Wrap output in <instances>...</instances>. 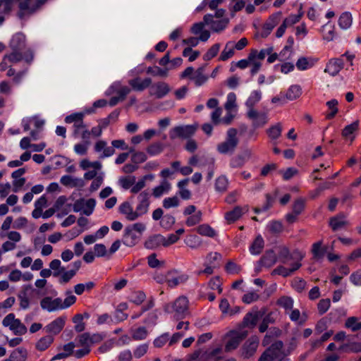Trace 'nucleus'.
Returning <instances> with one entry per match:
<instances>
[{"label":"nucleus","mask_w":361,"mask_h":361,"mask_svg":"<svg viewBox=\"0 0 361 361\" xmlns=\"http://www.w3.org/2000/svg\"><path fill=\"white\" fill-rule=\"evenodd\" d=\"M281 341H275L262 353L258 361H289Z\"/></svg>","instance_id":"nucleus-1"},{"label":"nucleus","mask_w":361,"mask_h":361,"mask_svg":"<svg viewBox=\"0 0 361 361\" xmlns=\"http://www.w3.org/2000/svg\"><path fill=\"white\" fill-rule=\"evenodd\" d=\"M237 135L238 130L236 128H229L226 132L225 140L217 145V152L221 154H233L239 144Z\"/></svg>","instance_id":"nucleus-2"},{"label":"nucleus","mask_w":361,"mask_h":361,"mask_svg":"<svg viewBox=\"0 0 361 361\" xmlns=\"http://www.w3.org/2000/svg\"><path fill=\"white\" fill-rule=\"evenodd\" d=\"M164 310L167 313L174 312V318L176 320L182 319L188 313V300L186 297L180 296L172 304H166L164 307Z\"/></svg>","instance_id":"nucleus-3"},{"label":"nucleus","mask_w":361,"mask_h":361,"mask_svg":"<svg viewBox=\"0 0 361 361\" xmlns=\"http://www.w3.org/2000/svg\"><path fill=\"white\" fill-rule=\"evenodd\" d=\"M267 312V308L265 307H263L260 310H259L257 307H253L251 311L248 312L245 315L240 326L242 327L254 329L256 326L259 319L262 318Z\"/></svg>","instance_id":"nucleus-4"},{"label":"nucleus","mask_w":361,"mask_h":361,"mask_svg":"<svg viewBox=\"0 0 361 361\" xmlns=\"http://www.w3.org/2000/svg\"><path fill=\"white\" fill-rule=\"evenodd\" d=\"M198 128V124L179 126L172 128L169 132V137L171 140L176 138L189 139L192 137Z\"/></svg>","instance_id":"nucleus-5"},{"label":"nucleus","mask_w":361,"mask_h":361,"mask_svg":"<svg viewBox=\"0 0 361 361\" xmlns=\"http://www.w3.org/2000/svg\"><path fill=\"white\" fill-rule=\"evenodd\" d=\"M247 331H231L227 334L228 339L225 345V351L228 353L236 349L240 343L247 336Z\"/></svg>","instance_id":"nucleus-6"},{"label":"nucleus","mask_w":361,"mask_h":361,"mask_svg":"<svg viewBox=\"0 0 361 361\" xmlns=\"http://www.w3.org/2000/svg\"><path fill=\"white\" fill-rule=\"evenodd\" d=\"M259 339L257 336L249 338L241 348V355L245 359L252 357L259 346Z\"/></svg>","instance_id":"nucleus-7"},{"label":"nucleus","mask_w":361,"mask_h":361,"mask_svg":"<svg viewBox=\"0 0 361 361\" xmlns=\"http://www.w3.org/2000/svg\"><path fill=\"white\" fill-rule=\"evenodd\" d=\"M5 59H8V61L13 63L20 62L22 60H25L26 63H30L34 59V54L30 49H27L24 52L12 51L11 54L5 55Z\"/></svg>","instance_id":"nucleus-8"},{"label":"nucleus","mask_w":361,"mask_h":361,"mask_svg":"<svg viewBox=\"0 0 361 361\" xmlns=\"http://www.w3.org/2000/svg\"><path fill=\"white\" fill-rule=\"evenodd\" d=\"M246 116L249 119L252 120V126L254 129L262 127L267 123V114L264 112H259L255 109H251V111H247Z\"/></svg>","instance_id":"nucleus-9"},{"label":"nucleus","mask_w":361,"mask_h":361,"mask_svg":"<svg viewBox=\"0 0 361 361\" xmlns=\"http://www.w3.org/2000/svg\"><path fill=\"white\" fill-rule=\"evenodd\" d=\"M276 261L277 257L275 252L273 250H267L258 262V266L256 268V271L259 272L262 267H271Z\"/></svg>","instance_id":"nucleus-10"},{"label":"nucleus","mask_w":361,"mask_h":361,"mask_svg":"<svg viewBox=\"0 0 361 361\" xmlns=\"http://www.w3.org/2000/svg\"><path fill=\"white\" fill-rule=\"evenodd\" d=\"M203 20L206 25H210L211 29L216 32H219L224 30L228 23V19L227 18L214 20V16L212 14L205 15Z\"/></svg>","instance_id":"nucleus-11"},{"label":"nucleus","mask_w":361,"mask_h":361,"mask_svg":"<svg viewBox=\"0 0 361 361\" xmlns=\"http://www.w3.org/2000/svg\"><path fill=\"white\" fill-rule=\"evenodd\" d=\"M281 14V12L279 11L269 16V19L263 25L261 33L262 37L265 38L271 33L274 27L279 23Z\"/></svg>","instance_id":"nucleus-12"},{"label":"nucleus","mask_w":361,"mask_h":361,"mask_svg":"<svg viewBox=\"0 0 361 361\" xmlns=\"http://www.w3.org/2000/svg\"><path fill=\"white\" fill-rule=\"evenodd\" d=\"M41 307L48 312L62 310V299L56 298L54 300L51 297H45L40 301Z\"/></svg>","instance_id":"nucleus-13"},{"label":"nucleus","mask_w":361,"mask_h":361,"mask_svg":"<svg viewBox=\"0 0 361 361\" xmlns=\"http://www.w3.org/2000/svg\"><path fill=\"white\" fill-rule=\"evenodd\" d=\"M171 91L169 85L164 82H158L151 87L149 92L151 95H154L157 99H161Z\"/></svg>","instance_id":"nucleus-14"},{"label":"nucleus","mask_w":361,"mask_h":361,"mask_svg":"<svg viewBox=\"0 0 361 361\" xmlns=\"http://www.w3.org/2000/svg\"><path fill=\"white\" fill-rule=\"evenodd\" d=\"M149 192L147 191H143L137 196L138 204L136 207V210L139 216L146 214L148 211L149 206Z\"/></svg>","instance_id":"nucleus-15"},{"label":"nucleus","mask_w":361,"mask_h":361,"mask_svg":"<svg viewBox=\"0 0 361 361\" xmlns=\"http://www.w3.org/2000/svg\"><path fill=\"white\" fill-rule=\"evenodd\" d=\"M251 156L252 152L250 149H245L242 153L231 158L230 161V166L232 168H241L251 157Z\"/></svg>","instance_id":"nucleus-16"},{"label":"nucleus","mask_w":361,"mask_h":361,"mask_svg":"<svg viewBox=\"0 0 361 361\" xmlns=\"http://www.w3.org/2000/svg\"><path fill=\"white\" fill-rule=\"evenodd\" d=\"M141 238L140 234L134 232L132 229L126 227L124 231L122 242L128 247H133L138 243Z\"/></svg>","instance_id":"nucleus-17"},{"label":"nucleus","mask_w":361,"mask_h":361,"mask_svg":"<svg viewBox=\"0 0 361 361\" xmlns=\"http://www.w3.org/2000/svg\"><path fill=\"white\" fill-rule=\"evenodd\" d=\"M176 273V270L170 271L167 273V278L166 279V282L167 283L168 286L171 288H174L179 285L180 283H184L189 279V276L187 274H181L178 276H172L173 274Z\"/></svg>","instance_id":"nucleus-18"},{"label":"nucleus","mask_w":361,"mask_h":361,"mask_svg":"<svg viewBox=\"0 0 361 361\" xmlns=\"http://www.w3.org/2000/svg\"><path fill=\"white\" fill-rule=\"evenodd\" d=\"M65 325V318L60 317L54 319L44 327L47 333L56 335L61 332Z\"/></svg>","instance_id":"nucleus-19"},{"label":"nucleus","mask_w":361,"mask_h":361,"mask_svg":"<svg viewBox=\"0 0 361 361\" xmlns=\"http://www.w3.org/2000/svg\"><path fill=\"white\" fill-rule=\"evenodd\" d=\"M10 48L12 51H19L24 52L27 49L25 44V37L22 34L15 35L10 42Z\"/></svg>","instance_id":"nucleus-20"},{"label":"nucleus","mask_w":361,"mask_h":361,"mask_svg":"<svg viewBox=\"0 0 361 361\" xmlns=\"http://www.w3.org/2000/svg\"><path fill=\"white\" fill-rule=\"evenodd\" d=\"M165 237L161 234H155L150 236L145 243L147 249L154 250L160 245L164 247Z\"/></svg>","instance_id":"nucleus-21"},{"label":"nucleus","mask_w":361,"mask_h":361,"mask_svg":"<svg viewBox=\"0 0 361 361\" xmlns=\"http://www.w3.org/2000/svg\"><path fill=\"white\" fill-rule=\"evenodd\" d=\"M247 210L248 209L247 207H241L240 206H236L233 210L225 214V219L228 223H233L239 219L245 212H247Z\"/></svg>","instance_id":"nucleus-22"},{"label":"nucleus","mask_w":361,"mask_h":361,"mask_svg":"<svg viewBox=\"0 0 361 361\" xmlns=\"http://www.w3.org/2000/svg\"><path fill=\"white\" fill-rule=\"evenodd\" d=\"M45 0H24L20 2L19 7L21 11H27L29 13H34Z\"/></svg>","instance_id":"nucleus-23"},{"label":"nucleus","mask_w":361,"mask_h":361,"mask_svg":"<svg viewBox=\"0 0 361 361\" xmlns=\"http://www.w3.org/2000/svg\"><path fill=\"white\" fill-rule=\"evenodd\" d=\"M343 68V60L341 59H334L329 61L324 71L334 76L337 75Z\"/></svg>","instance_id":"nucleus-24"},{"label":"nucleus","mask_w":361,"mask_h":361,"mask_svg":"<svg viewBox=\"0 0 361 361\" xmlns=\"http://www.w3.org/2000/svg\"><path fill=\"white\" fill-rule=\"evenodd\" d=\"M119 212L126 215V219L129 221H134L140 216L137 210L133 211V207L128 202H124L120 205Z\"/></svg>","instance_id":"nucleus-25"},{"label":"nucleus","mask_w":361,"mask_h":361,"mask_svg":"<svg viewBox=\"0 0 361 361\" xmlns=\"http://www.w3.org/2000/svg\"><path fill=\"white\" fill-rule=\"evenodd\" d=\"M152 83V79L146 78L143 80H141L140 78H135L129 81V85L135 91H143L145 89L148 87Z\"/></svg>","instance_id":"nucleus-26"},{"label":"nucleus","mask_w":361,"mask_h":361,"mask_svg":"<svg viewBox=\"0 0 361 361\" xmlns=\"http://www.w3.org/2000/svg\"><path fill=\"white\" fill-rule=\"evenodd\" d=\"M359 124L360 122L357 120L351 124L346 126L342 130V136L345 139H350V141L353 142L355 139V136H353V134L358 129Z\"/></svg>","instance_id":"nucleus-27"},{"label":"nucleus","mask_w":361,"mask_h":361,"mask_svg":"<svg viewBox=\"0 0 361 361\" xmlns=\"http://www.w3.org/2000/svg\"><path fill=\"white\" fill-rule=\"evenodd\" d=\"M264 246V241L262 237L259 235L256 237L250 247V252L252 255H259L262 251Z\"/></svg>","instance_id":"nucleus-28"},{"label":"nucleus","mask_w":361,"mask_h":361,"mask_svg":"<svg viewBox=\"0 0 361 361\" xmlns=\"http://www.w3.org/2000/svg\"><path fill=\"white\" fill-rule=\"evenodd\" d=\"M339 350L346 353H357L361 352V343L352 342L349 343L343 344L340 346Z\"/></svg>","instance_id":"nucleus-29"},{"label":"nucleus","mask_w":361,"mask_h":361,"mask_svg":"<svg viewBox=\"0 0 361 361\" xmlns=\"http://www.w3.org/2000/svg\"><path fill=\"white\" fill-rule=\"evenodd\" d=\"M276 257L279 262L283 264H286L293 259V255L290 250L285 246L279 247Z\"/></svg>","instance_id":"nucleus-30"},{"label":"nucleus","mask_w":361,"mask_h":361,"mask_svg":"<svg viewBox=\"0 0 361 361\" xmlns=\"http://www.w3.org/2000/svg\"><path fill=\"white\" fill-rule=\"evenodd\" d=\"M262 97L261 92L258 90L253 91L245 102L247 111L255 109V106L260 101Z\"/></svg>","instance_id":"nucleus-31"},{"label":"nucleus","mask_w":361,"mask_h":361,"mask_svg":"<svg viewBox=\"0 0 361 361\" xmlns=\"http://www.w3.org/2000/svg\"><path fill=\"white\" fill-rule=\"evenodd\" d=\"M348 222L343 219V216H337L330 219L329 225L334 231L344 228Z\"/></svg>","instance_id":"nucleus-32"},{"label":"nucleus","mask_w":361,"mask_h":361,"mask_svg":"<svg viewBox=\"0 0 361 361\" xmlns=\"http://www.w3.org/2000/svg\"><path fill=\"white\" fill-rule=\"evenodd\" d=\"M353 23V17L350 12L343 13L338 19V25L341 29L349 28Z\"/></svg>","instance_id":"nucleus-33"},{"label":"nucleus","mask_w":361,"mask_h":361,"mask_svg":"<svg viewBox=\"0 0 361 361\" xmlns=\"http://www.w3.org/2000/svg\"><path fill=\"white\" fill-rule=\"evenodd\" d=\"M234 54V42H228L225 46V48L221 53L219 60L226 61L231 58Z\"/></svg>","instance_id":"nucleus-34"},{"label":"nucleus","mask_w":361,"mask_h":361,"mask_svg":"<svg viewBox=\"0 0 361 361\" xmlns=\"http://www.w3.org/2000/svg\"><path fill=\"white\" fill-rule=\"evenodd\" d=\"M54 337L51 335L41 338L36 343V348L40 351L45 350L53 343Z\"/></svg>","instance_id":"nucleus-35"},{"label":"nucleus","mask_w":361,"mask_h":361,"mask_svg":"<svg viewBox=\"0 0 361 361\" xmlns=\"http://www.w3.org/2000/svg\"><path fill=\"white\" fill-rule=\"evenodd\" d=\"M13 361H25L27 357V350L24 348L15 349L10 355Z\"/></svg>","instance_id":"nucleus-36"},{"label":"nucleus","mask_w":361,"mask_h":361,"mask_svg":"<svg viewBox=\"0 0 361 361\" xmlns=\"http://www.w3.org/2000/svg\"><path fill=\"white\" fill-rule=\"evenodd\" d=\"M326 252V247H322V242L319 241L313 244L312 252L315 259L322 258Z\"/></svg>","instance_id":"nucleus-37"},{"label":"nucleus","mask_w":361,"mask_h":361,"mask_svg":"<svg viewBox=\"0 0 361 361\" xmlns=\"http://www.w3.org/2000/svg\"><path fill=\"white\" fill-rule=\"evenodd\" d=\"M301 88L299 85H292L287 90L286 97L288 100H294L301 95Z\"/></svg>","instance_id":"nucleus-38"},{"label":"nucleus","mask_w":361,"mask_h":361,"mask_svg":"<svg viewBox=\"0 0 361 361\" xmlns=\"http://www.w3.org/2000/svg\"><path fill=\"white\" fill-rule=\"evenodd\" d=\"M197 232L202 235L213 238L216 235L215 231L208 224L200 225L197 228Z\"/></svg>","instance_id":"nucleus-39"},{"label":"nucleus","mask_w":361,"mask_h":361,"mask_svg":"<svg viewBox=\"0 0 361 361\" xmlns=\"http://www.w3.org/2000/svg\"><path fill=\"white\" fill-rule=\"evenodd\" d=\"M257 50L252 49L249 54L247 59H242L237 62L236 66L239 68L244 69L247 68L249 64L256 59Z\"/></svg>","instance_id":"nucleus-40"},{"label":"nucleus","mask_w":361,"mask_h":361,"mask_svg":"<svg viewBox=\"0 0 361 361\" xmlns=\"http://www.w3.org/2000/svg\"><path fill=\"white\" fill-rule=\"evenodd\" d=\"M345 326L355 332L361 329V322H358L355 317H350L346 319Z\"/></svg>","instance_id":"nucleus-41"},{"label":"nucleus","mask_w":361,"mask_h":361,"mask_svg":"<svg viewBox=\"0 0 361 361\" xmlns=\"http://www.w3.org/2000/svg\"><path fill=\"white\" fill-rule=\"evenodd\" d=\"M170 183L167 180H164L161 182L160 185L154 188L152 194L155 197H159L165 191H168L170 189Z\"/></svg>","instance_id":"nucleus-42"},{"label":"nucleus","mask_w":361,"mask_h":361,"mask_svg":"<svg viewBox=\"0 0 361 361\" xmlns=\"http://www.w3.org/2000/svg\"><path fill=\"white\" fill-rule=\"evenodd\" d=\"M168 68L162 69L159 66L155 67H148L147 69V73L150 74L153 76H159L162 78H166L168 75Z\"/></svg>","instance_id":"nucleus-43"},{"label":"nucleus","mask_w":361,"mask_h":361,"mask_svg":"<svg viewBox=\"0 0 361 361\" xmlns=\"http://www.w3.org/2000/svg\"><path fill=\"white\" fill-rule=\"evenodd\" d=\"M11 330L16 335L18 336L24 335L27 332L26 326L18 319H16V322L13 324Z\"/></svg>","instance_id":"nucleus-44"},{"label":"nucleus","mask_w":361,"mask_h":361,"mask_svg":"<svg viewBox=\"0 0 361 361\" xmlns=\"http://www.w3.org/2000/svg\"><path fill=\"white\" fill-rule=\"evenodd\" d=\"M228 185V179L224 176H221L216 178L215 183V189L219 192H224L227 190Z\"/></svg>","instance_id":"nucleus-45"},{"label":"nucleus","mask_w":361,"mask_h":361,"mask_svg":"<svg viewBox=\"0 0 361 361\" xmlns=\"http://www.w3.org/2000/svg\"><path fill=\"white\" fill-rule=\"evenodd\" d=\"M120 185L125 190L131 188L135 183V176H124L121 177L118 180Z\"/></svg>","instance_id":"nucleus-46"},{"label":"nucleus","mask_w":361,"mask_h":361,"mask_svg":"<svg viewBox=\"0 0 361 361\" xmlns=\"http://www.w3.org/2000/svg\"><path fill=\"white\" fill-rule=\"evenodd\" d=\"M164 150V145L161 142H154L149 145L147 148V152L151 156L160 154Z\"/></svg>","instance_id":"nucleus-47"},{"label":"nucleus","mask_w":361,"mask_h":361,"mask_svg":"<svg viewBox=\"0 0 361 361\" xmlns=\"http://www.w3.org/2000/svg\"><path fill=\"white\" fill-rule=\"evenodd\" d=\"M276 304L286 310H291L293 307V300L290 297L283 296L277 300Z\"/></svg>","instance_id":"nucleus-48"},{"label":"nucleus","mask_w":361,"mask_h":361,"mask_svg":"<svg viewBox=\"0 0 361 361\" xmlns=\"http://www.w3.org/2000/svg\"><path fill=\"white\" fill-rule=\"evenodd\" d=\"M282 127L281 123H277L267 130V133L270 138L276 140L281 135Z\"/></svg>","instance_id":"nucleus-49"},{"label":"nucleus","mask_w":361,"mask_h":361,"mask_svg":"<svg viewBox=\"0 0 361 361\" xmlns=\"http://www.w3.org/2000/svg\"><path fill=\"white\" fill-rule=\"evenodd\" d=\"M30 288V286H25L24 290L21 291L18 295V298L20 299V305L23 309H26L29 306V300L27 298V290Z\"/></svg>","instance_id":"nucleus-50"},{"label":"nucleus","mask_w":361,"mask_h":361,"mask_svg":"<svg viewBox=\"0 0 361 361\" xmlns=\"http://www.w3.org/2000/svg\"><path fill=\"white\" fill-rule=\"evenodd\" d=\"M305 200L302 198V197H299L298 199H296L294 202H293V212H294L295 214H300L302 211L304 210L305 209Z\"/></svg>","instance_id":"nucleus-51"},{"label":"nucleus","mask_w":361,"mask_h":361,"mask_svg":"<svg viewBox=\"0 0 361 361\" xmlns=\"http://www.w3.org/2000/svg\"><path fill=\"white\" fill-rule=\"evenodd\" d=\"M203 72L204 67H200L196 71V75L192 78L196 86H200L207 80V77L203 74Z\"/></svg>","instance_id":"nucleus-52"},{"label":"nucleus","mask_w":361,"mask_h":361,"mask_svg":"<svg viewBox=\"0 0 361 361\" xmlns=\"http://www.w3.org/2000/svg\"><path fill=\"white\" fill-rule=\"evenodd\" d=\"M219 49H220V44H219V43L214 44L213 46H212L209 49V50L207 51V53L204 54L203 59L204 61L211 60L212 58L215 57L217 55V54L219 51Z\"/></svg>","instance_id":"nucleus-53"},{"label":"nucleus","mask_w":361,"mask_h":361,"mask_svg":"<svg viewBox=\"0 0 361 361\" xmlns=\"http://www.w3.org/2000/svg\"><path fill=\"white\" fill-rule=\"evenodd\" d=\"M326 105L329 107V109L331 110V113L328 114L326 116V118L327 119H331L336 116V114L338 111V109L337 108L338 101L335 99H333L327 102Z\"/></svg>","instance_id":"nucleus-54"},{"label":"nucleus","mask_w":361,"mask_h":361,"mask_svg":"<svg viewBox=\"0 0 361 361\" xmlns=\"http://www.w3.org/2000/svg\"><path fill=\"white\" fill-rule=\"evenodd\" d=\"M147 334L146 328L140 326L133 331L132 337L135 341L143 340L147 337Z\"/></svg>","instance_id":"nucleus-55"},{"label":"nucleus","mask_w":361,"mask_h":361,"mask_svg":"<svg viewBox=\"0 0 361 361\" xmlns=\"http://www.w3.org/2000/svg\"><path fill=\"white\" fill-rule=\"evenodd\" d=\"M175 224V218L170 214L164 215L160 221V226L166 229H169Z\"/></svg>","instance_id":"nucleus-56"},{"label":"nucleus","mask_w":361,"mask_h":361,"mask_svg":"<svg viewBox=\"0 0 361 361\" xmlns=\"http://www.w3.org/2000/svg\"><path fill=\"white\" fill-rule=\"evenodd\" d=\"M202 212L198 211L195 214L190 216L187 219V220L185 221V224L188 226H193L195 225H197L202 221Z\"/></svg>","instance_id":"nucleus-57"},{"label":"nucleus","mask_w":361,"mask_h":361,"mask_svg":"<svg viewBox=\"0 0 361 361\" xmlns=\"http://www.w3.org/2000/svg\"><path fill=\"white\" fill-rule=\"evenodd\" d=\"M85 116V114L80 112V113H74L71 115L67 116L65 118V122L66 123H77L78 122H80L83 120Z\"/></svg>","instance_id":"nucleus-58"},{"label":"nucleus","mask_w":361,"mask_h":361,"mask_svg":"<svg viewBox=\"0 0 361 361\" xmlns=\"http://www.w3.org/2000/svg\"><path fill=\"white\" fill-rule=\"evenodd\" d=\"M145 298L146 295L144 292L137 291L131 295L130 301L135 305H139L145 300Z\"/></svg>","instance_id":"nucleus-59"},{"label":"nucleus","mask_w":361,"mask_h":361,"mask_svg":"<svg viewBox=\"0 0 361 361\" xmlns=\"http://www.w3.org/2000/svg\"><path fill=\"white\" fill-rule=\"evenodd\" d=\"M96 205V201L93 198L86 200L85 206L82 210V214L86 216H90L92 214Z\"/></svg>","instance_id":"nucleus-60"},{"label":"nucleus","mask_w":361,"mask_h":361,"mask_svg":"<svg viewBox=\"0 0 361 361\" xmlns=\"http://www.w3.org/2000/svg\"><path fill=\"white\" fill-rule=\"evenodd\" d=\"M148 265L152 268L162 267L164 264V261H159L157 259V254L152 253L147 257Z\"/></svg>","instance_id":"nucleus-61"},{"label":"nucleus","mask_w":361,"mask_h":361,"mask_svg":"<svg viewBox=\"0 0 361 361\" xmlns=\"http://www.w3.org/2000/svg\"><path fill=\"white\" fill-rule=\"evenodd\" d=\"M147 157L143 152H134L131 156L132 162L135 164L136 165L145 162L147 160Z\"/></svg>","instance_id":"nucleus-62"},{"label":"nucleus","mask_w":361,"mask_h":361,"mask_svg":"<svg viewBox=\"0 0 361 361\" xmlns=\"http://www.w3.org/2000/svg\"><path fill=\"white\" fill-rule=\"evenodd\" d=\"M331 305L329 299H322L317 304V309L319 314L322 315L327 312Z\"/></svg>","instance_id":"nucleus-63"},{"label":"nucleus","mask_w":361,"mask_h":361,"mask_svg":"<svg viewBox=\"0 0 361 361\" xmlns=\"http://www.w3.org/2000/svg\"><path fill=\"white\" fill-rule=\"evenodd\" d=\"M293 288L298 293H302L306 287V281L300 278H295L293 281Z\"/></svg>","instance_id":"nucleus-64"}]
</instances>
